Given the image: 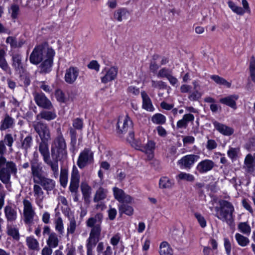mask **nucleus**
Instances as JSON below:
<instances>
[{
    "instance_id": "22",
    "label": "nucleus",
    "mask_w": 255,
    "mask_h": 255,
    "mask_svg": "<svg viewBox=\"0 0 255 255\" xmlns=\"http://www.w3.org/2000/svg\"><path fill=\"white\" fill-rule=\"evenodd\" d=\"M12 66L14 70L19 74L24 72V68L22 63V57L20 54L16 53L12 55Z\"/></svg>"
},
{
    "instance_id": "2",
    "label": "nucleus",
    "mask_w": 255,
    "mask_h": 255,
    "mask_svg": "<svg viewBox=\"0 0 255 255\" xmlns=\"http://www.w3.org/2000/svg\"><path fill=\"white\" fill-rule=\"evenodd\" d=\"M103 219V214L99 213L94 217L89 218L86 221L87 226L91 228L86 245L87 255H93V249L100 240Z\"/></svg>"
},
{
    "instance_id": "51",
    "label": "nucleus",
    "mask_w": 255,
    "mask_h": 255,
    "mask_svg": "<svg viewBox=\"0 0 255 255\" xmlns=\"http://www.w3.org/2000/svg\"><path fill=\"white\" fill-rule=\"evenodd\" d=\"M151 86L154 88L165 89L167 88L166 83L162 81H151Z\"/></svg>"
},
{
    "instance_id": "30",
    "label": "nucleus",
    "mask_w": 255,
    "mask_h": 255,
    "mask_svg": "<svg viewBox=\"0 0 255 255\" xmlns=\"http://www.w3.org/2000/svg\"><path fill=\"white\" fill-rule=\"evenodd\" d=\"M26 244L30 250L39 251L40 250L38 241L33 236L27 237L26 238Z\"/></svg>"
},
{
    "instance_id": "34",
    "label": "nucleus",
    "mask_w": 255,
    "mask_h": 255,
    "mask_svg": "<svg viewBox=\"0 0 255 255\" xmlns=\"http://www.w3.org/2000/svg\"><path fill=\"white\" fill-rule=\"evenodd\" d=\"M108 191L102 187H100L96 191L93 201L94 202H98L104 200L107 197Z\"/></svg>"
},
{
    "instance_id": "20",
    "label": "nucleus",
    "mask_w": 255,
    "mask_h": 255,
    "mask_svg": "<svg viewBox=\"0 0 255 255\" xmlns=\"http://www.w3.org/2000/svg\"><path fill=\"white\" fill-rule=\"evenodd\" d=\"M79 75V70L76 67H70L66 70L64 79L69 84H73Z\"/></svg>"
},
{
    "instance_id": "11",
    "label": "nucleus",
    "mask_w": 255,
    "mask_h": 255,
    "mask_svg": "<svg viewBox=\"0 0 255 255\" xmlns=\"http://www.w3.org/2000/svg\"><path fill=\"white\" fill-rule=\"evenodd\" d=\"M33 95L34 101L38 107L46 110L53 108L52 103L43 93L35 92Z\"/></svg>"
},
{
    "instance_id": "33",
    "label": "nucleus",
    "mask_w": 255,
    "mask_h": 255,
    "mask_svg": "<svg viewBox=\"0 0 255 255\" xmlns=\"http://www.w3.org/2000/svg\"><path fill=\"white\" fill-rule=\"evenodd\" d=\"M81 190L85 201L89 202L91 193V187L87 183L82 182L81 184Z\"/></svg>"
},
{
    "instance_id": "23",
    "label": "nucleus",
    "mask_w": 255,
    "mask_h": 255,
    "mask_svg": "<svg viewBox=\"0 0 255 255\" xmlns=\"http://www.w3.org/2000/svg\"><path fill=\"white\" fill-rule=\"evenodd\" d=\"M118 69L116 67H112L106 71L105 75L101 78V82L106 84L115 80L118 74Z\"/></svg>"
},
{
    "instance_id": "15",
    "label": "nucleus",
    "mask_w": 255,
    "mask_h": 255,
    "mask_svg": "<svg viewBox=\"0 0 255 255\" xmlns=\"http://www.w3.org/2000/svg\"><path fill=\"white\" fill-rule=\"evenodd\" d=\"M80 175L77 168L74 167L71 173L69 190L72 193L78 192L79 187Z\"/></svg>"
},
{
    "instance_id": "21",
    "label": "nucleus",
    "mask_w": 255,
    "mask_h": 255,
    "mask_svg": "<svg viewBox=\"0 0 255 255\" xmlns=\"http://www.w3.org/2000/svg\"><path fill=\"white\" fill-rule=\"evenodd\" d=\"M42 110L36 116L37 121H39L41 119L45 120L47 121H50L54 120L56 117V113L55 110L53 108L51 110Z\"/></svg>"
},
{
    "instance_id": "4",
    "label": "nucleus",
    "mask_w": 255,
    "mask_h": 255,
    "mask_svg": "<svg viewBox=\"0 0 255 255\" xmlns=\"http://www.w3.org/2000/svg\"><path fill=\"white\" fill-rule=\"evenodd\" d=\"M220 207H216L215 216L223 222L228 224L231 222L234 208L232 203L226 200H220Z\"/></svg>"
},
{
    "instance_id": "47",
    "label": "nucleus",
    "mask_w": 255,
    "mask_h": 255,
    "mask_svg": "<svg viewBox=\"0 0 255 255\" xmlns=\"http://www.w3.org/2000/svg\"><path fill=\"white\" fill-rule=\"evenodd\" d=\"M152 121L156 124L162 125L165 123L166 118L161 114H156L152 117Z\"/></svg>"
},
{
    "instance_id": "56",
    "label": "nucleus",
    "mask_w": 255,
    "mask_h": 255,
    "mask_svg": "<svg viewBox=\"0 0 255 255\" xmlns=\"http://www.w3.org/2000/svg\"><path fill=\"white\" fill-rule=\"evenodd\" d=\"M73 127L78 130H81L83 127V123L82 119L76 118L73 121Z\"/></svg>"
},
{
    "instance_id": "64",
    "label": "nucleus",
    "mask_w": 255,
    "mask_h": 255,
    "mask_svg": "<svg viewBox=\"0 0 255 255\" xmlns=\"http://www.w3.org/2000/svg\"><path fill=\"white\" fill-rule=\"evenodd\" d=\"M242 204L243 207L248 211L250 212L252 215L254 214V211L253 209H252L251 206L250 205V203L247 201V200L244 199L242 201Z\"/></svg>"
},
{
    "instance_id": "41",
    "label": "nucleus",
    "mask_w": 255,
    "mask_h": 255,
    "mask_svg": "<svg viewBox=\"0 0 255 255\" xmlns=\"http://www.w3.org/2000/svg\"><path fill=\"white\" fill-rule=\"evenodd\" d=\"M211 78L214 80L217 84L219 85H225L229 88L231 87V84L228 82L226 80L218 75H211Z\"/></svg>"
},
{
    "instance_id": "16",
    "label": "nucleus",
    "mask_w": 255,
    "mask_h": 255,
    "mask_svg": "<svg viewBox=\"0 0 255 255\" xmlns=\"http://www.w3.org/2000/svg\"><path fill=\"white\" fill-rule=\"evenodd\" d=\"M114 196L115 198L120 203H130L132 202V197L127 194L121 189L117 187L113 188Z\"/></svg>"
},
{
    "instance_id": "28",
    "label": "nucleus",
    "mask_w": 255,
    "mask_h": 255,
    "mask_svg": "<svg viewBox=\"0 0 255 255\" xmlns=\"http://www.w3.org/2000/svg\"><path fill=\"white\" fill-rule=\"evenodd\" d=\"M155 147V143L153 140H148L145 144L141 146L140 150L148 154V157L152 158Z\"/></svg>"
},
{
    "instance_id": "26",
    "label": "nucleus",
    "mask_w": 255,
    "mask_h": 255,
    "mask_svg": "<svg viewBox=\"0 0 255 255\" xmlns=\"http://www.w3.org/2000/svg\"><path fill=\"white\" fill-rule=\"evenodd\" d=\"M213 124L216 129L224 135L229 136L234 132V129L232 128L225 125L221 124L217 121L214 122Z\"/></svg>"
},
{
    "instance_id": "59",
    "label": "nucleus",
    "mask_w": 255,
    "mask_h": 255,
    "mask_svg": "<svg viewBox=\"0 0 255 255\" xmlns=\"http://www.w3.org/2000/svg\"><path fill=\"white\" fill-rule=\"evenodd\" d=\"M217 146V143L215 141V140L213 139H209L207 141L206 148L209 150H213L216 148Z\"/></svg>"
},
{
    "instance_id": "40",
    "label": "nucleus",
    "mask_w": 255,
    "mask_h": 255,
    "mask_svg": "<svg viewBox=\"0 0 255 255\" xmlns=\"http://www.w3.org/2000/svg\"><path fill=\"white\" fill-rule=\"evenodd\" d=\"M229 7L236 13L239 15H243L245 12V10L242 7L237 6L233 1L228 2Z\"/></svg>"
},
{
    "instance_id": "12",
    "label": "nucleus",
    "mask_w": 255,
    "mask_h": 255,
    "mask_svg": "<svg viewBox=\"0 0 255 255\" xmlns=\"http://www.w3.org/2000/svg\"><path fill=\"white\" fill-rule=\"evenodd\" d=\"M42 234L44 236L46 235L48 236V238L46 240V244L47 246L53 248H55L58 246L59 240L58 239V235L54 232H51L49 226H44Z\"/></svg>"
},
{
    "instance_id": "3",
    "label": "nucleus",
    "mask_w": 255,
    "mask_h": 255,
    "mask_svg": "<svg viewBox=\"0 0 255 255\" xmlns=\"http://www.w3.org/2000/svg\"><path fill=\"white\" fill-rule=\"evenodd\" d=\"M6 152L5 144L0 140V180L4 184L10 183L11 174L15 175L17 172L15 163L7 160L4 156Z\"/></svg>"
},
{
    "instance_id": "1",
    "label": "nucleus",
    "mask_w": 255,
    "mask_h": 255,
    "mask_svg": "<svg viewBox=\"0 0 255 255\" xmlns=\"http://www.w3.org/2000/svg\"><path fill=\"white\" fill-rule=\"evenodd\" d=\"M38 150L43 158L44 162L50 167L55 178L59 175L58 161L67 156V144L64 137H55L51 147L52 159L49 149L48 142H40L38 145Z\"/></svg>"
},
{
    "instance_id": "37",
    "label": "nucleus",
    "mask_w": 255,
    "mask_h": 255,
    "mask_svg": "<svg viewBox=\"0 0 255 255\" xmlns=\"http://www.w3.org/2000/svg\"><path fill=\"white\" fill-rule=\"evenodd\" d=\"M119 212L121 214H125L128 216H131L133 214V208L127 204L123 203L119 206Z\"/></svg>"
},
{
    "instance_id": "18",
    "label": "nucleus",
    "mask_w": 255,
    "mask_h": 255,
    "mask_svg": "<svg viewBox=\"0 0 255 255\" xmlns=\"http://www.w3.org/2000/svg\"><path fill=\"white\" fill-rule=\"evenodd\" d=\"M4 213L7 223H12L17 218V212L15 207L7 205L4 208Z\"/></svg>"
},
{
    "instance_id": "49",
    "label": "nucleus",
    "mask_w": 255,
    "mask_h": 255,
    "mask_svg": "<svg viewBox=\"0 0 255 255\" xmlns=\"http://www.w3.org/2000/svg\"><path fill=\"white\" fill-rule=\"evenodd\" d=\"M249 68L251 78L255 83V58L254 56L251 58Z\"/></svg>"
},
{
    "instance_id": "29",
    "label": "nucleus",
    "mask_w": 255,
    "mask_h": 255,
    "mask_svg": "<svg viewBox=\"0 0 255 255\" xmlns=\"http://www.w3.org/2000/svg\"><path fill=\"white\" fill-rule=\"evenodd\" d=\"M32 141V137L30 135L26 136L23 139L21 140V145L19 148L24 150L25 154L27 153L28 150L31 148Z\"/></svg>"
},
{
    "instance_id": "9",
    "label": "nucleus",
    "mask_w": 255,
    "mask_h": 255,
    "mask_svg": "<svg viewBox=\"0 0 255 255\" xmlns=\"http://www.w3.org/2000/svg\"><path fill=\"white\" fill-rule=\"evenodd\" d=\"M33 127L39 135L41 141L48 142L51 139V134L47 125L42 121L35 122Z\"/></svg>"
},
{
    "instance_id": "57",
    "label": "nucleus",
    "mask_w": 255,
    "mask_h": 255,
    "mask_svg": "<svg viewBox=\"0 0 255 255\" xmlns=\"http://www.w3.org/2000/svg\"><path fill=\"white\" fill-rule=\"evenodd\" d=\"M195 216L197 219L200 226L202 228H205L206 226V221L204 217L199 213H195Z\"/></svg>"
},
{
    "instance_id": "43",
    "label": "nucleus",
    "mask_w": 255,
    "mask_h": 255,
    "mask_svg": "<svg viewBox=\"0 0 255 255\" xmlns=\"http://www.w3.org/2000/svg\"><path fill=\"white\" fill-rule=\"evenodd\" d=\"M159 187L163 189L170 188L173 186V183L166 177H162L159 180Z\"/></svg>"
},
{
    "instance_id": "6",
    "label": "nucleus",
    "mask_w": 255,
    "mask_h": 255,
    "mask_svg": "<svg viewBox=\"0 0 255 255\" xmlns=\"http://www.w3.org/2000/svg\"><path fill=\"white\" fill-rule=\"evenodd\" d=\"M33 182L39 184L46 191H51L55 187V182L53 179L46 177L42 169L31 173Z\"/></svg>"
},
{
    "instance_id": "61",
    "label": "nucleus",
    "mask_w": 255,
    "mask_h": 255,
    "mask_svg": "<svg viewBox=\"0 0 255 255\" xmlns=\"http://www.w3.org/2000/svg\"><path fill=\"white\" fill-rule=\"evenodd\" d=\"M6 42L9 43L12 48L17 47V41L16 39L11 36H8L6 39Z\"/></svg>"
},
{
    "instance_id": "17",
    "label": "nucleus",
    "mask_w": 255,
    "mask_h": 255,
    "mask_svg": "<svg viewBox=\"0 0 255 255\" xmlns=\"http://www.w3.org/2000/svg\"><path fill=\"white\" fill-rule=\"evenodd\" d=\"M33 195L35 201L40 209L43 208V201L44 198V193L41 186L39 184L33 185Z\"/></svg>"
},
{
    "instance_id": "36",
    "label": "nucleus",
    "mask_w": 255,
    "mask_h": 255,
    "mask_svg": "<svg viewBox=\"0 0 255 255\" xmlns=\"http://www.w3.org/2000/svg\"><path fill=\"white\" fill-rule=\"evenodd\" d=\"M129 15L128 11L124 8L120 9L115 11L114 18L119 21L127 19Z\"/></svg>"
},
{
    "instance_id": "55",
    "label": "nucleus",
    "mask_w": 255,
    "mask_h": 255,
    "mask_svg": "<svg viewBox=\"0 0 255 255\" xmlns=\"http://www.w3.org/2000/svg\"><path fill=\"white\" fill-rule=\"evenodd\" d=\"M10 9L11 11V16L13 19H16L19 14V8L18 5L15 4H12L11 5Z\"/></svg>"
},
{
    "instance_id": "10",
    "label": "nucleus",
    "mask_w": 255,
    "mask_h": 255,
    "mask_svg": "<svg viewBox=\"0 0 255 255\" xmlns=\"http://www.w3.org/2000/svg\"><path fill=\"white\" fill-rule=\"evenodd\" d=\"M54 55L55 52L52 49L48 50L47 56L41 62L39 65L40 73L46 74L51 71Z\"/></svg>"
},
{
    "instance_id": "14",
    "label": "nucleus",
    "mask_w": 255,
    "mask_h": 255,
    "mask_svg": "<svg viewBox=\"0 0 255 255\" xmlns=\"http://www.w3.org/2000/svg\"><path fill=\"white\" fill-rule=\"evenodd\" d=\"M199 156L195 154H189L183 156L178 161V165L181 168L190 169L194 163L199 159Z\"/></svg>"
},
{
    "instance_id": "19",
    "label": "nucleus",
    "mask_w": 255,
    "mask_h": 255,
    "mask_svg": "<svg viewBox=\"0 0 255 255\" xmlns=\"http://www.w3.org/2000/svg\"><path fill=\"white\" fill-rule=\"evenodd\" d=\"M215 166V163L213 161L204 159L198 164L196 169L200 173L203 174L211 171Z\"/></svg>"
},
{
    "instance_id": "13",
    "label": "nucleus",
    "mask_w": 255,
    "mask_h": 255,
    "mask_svg": "<svg viewBox=\"0 0 255 255\" xmlns=\"http://www.w3.org/2000/svg\"><path fill=\"white\" fill-rule=\"evenodd\" d=\"M24 221L26 224H31L33 223L34 217L35 215L31 203L27 199L23 200Z\"/></svg>"
},
{
    "instance_id": "54",
    "label": "nucleus",
    "mask_w": 255,
    "mask_h": 255,
    "mask_svg": "<svg viewBox=\"0 0 255 255\" xmlns=\"http://www.w3.org/2000/svg\"><path fill=\"white\" fill-rule=\"evenodd\" d=\"M171 73L172 71L170 70L169 69L163 68L159 71L157 74V77L158 78L165 77L167 78Z\"/></svg>"
},
{
    "instance_id": "45",
    "label": "nucleus",
    "mask_w": 255,
    "mask_h": 255,
    "mask_svg": "<svg viewBox=\"0 0 255 255\" xmlns=\"http://www.w3.org/2000/svg\"><path fill=\"white\" fill-rule=\"evenodd\" d=\"M68 182V172L67 170L61 169L60 174V183L61 185L65 187Z\"/></svg>"
},
{
    "instance_id": "50",
    "label": "nucleus",
    "mask_w": 255,
    "mask_h": 255,
    "mask_svg": "<svg viewBox=\"0 0 255 255\" xmlns=\"http://www.w3.org/2000/svg\"><path fill=\"white\" fill-rule=\"evenodd\" d=\"M7 233L8 235L11 236L13 239L16 241L19 240V234L17 229L12 227L8 228Z\"/></svg>"
},
{
    "instance_id": "5",
    "label": "nucleus",
    "mask_w": 255,
    "mask_h": 255,
    "mask_svg": "<svg viewBox=\"0 0 255 255\" xmlns=\"http://www.w3.org/2000/svg\"><path fill=\"white\" fill-rule=\"evenodd\" d=\"M132 122L128 115L125 117H120L117 124V133L119 136H122L123 134L128 132L127 140L131 142L134 140V132L132 131Z\"/></svg>"
},
{
    "instance_id": "42",
    "label": "nucleus",
    "mask_w": 255,
    "mask_h": 255,
    "mask_svg": "<svg viewBox=\"0 0 255 255\" xmlns=\"http://www.w3.org/2000/svg\"><path fill=\"white\" fill-rule=\"evenodd\" d=\"M55 230L59 235H63L64 233V225L62 218L58 217L55 221Z\"/></svg>"
},
{
    "instance_id": "32",
    "label": "nucleus",
    "mask_w": 255,
    "mask_h": 255,
    "mask_svg": "<svg viewBox=\"0 0 255 255\" xmlns=\"http://www.w3.org/2000/svg\"><path fill=\"white\" fill-rule=\"evenodd\" d=\"M31 173L42 169L41 163L39 161L38 154L37 152L33 154V158L30 160Z\"/></svg>"
},
{
    "instance_id": "62",
    "label": "nucleus",
    "mask_w": 255,
    "mask_h": 255,
    "mask_svg": "<svg viewBox=\"0 0 255 255\" xmlns=\"http://www.w3.org/2000/svg\"><path fill=\"white\" fill-rule=\"evenodd\" d=\"M224 247L227 254L228 255H230L231 251V245L229 240L228 238L224 239Z\"/></svg>"
},
{
    "instance_id": "35",
    "label": "nucleus",
    "mask_w": 255,
    "mask_h": 255,
    "mask_svg": "<svg viewBox=\"0 0 255 255\" xmlns=\"http://www.w3.org/2000/svg\"><path fill=\"white\" fill-rule=\"evenodd\" d=\"M159 253L160 255H173V250L167 242H163L160 245Z\"/></svg>"
},
{
    "instance_id": "27",
    "label": "nucleus",
    "mask_w": 255,
    "mask_h": 255,
    "mask_svg": "<svg viewBox=\"0 0 255 255\" xmlns=\"http://www.w3.org/2000/svg\"><path fill=\"white\" fill-rule=\"evenodd\" d=\"M238 95H232L220 99V102L236 110L237 108L236 101L238 100Z\"/></svg>"
},
{
    "instance_id": "63",
    "label": "nucleus",
    "mask_w": 255,
    "mask_h": 255,
    "mask_svg": "<svg viewBox=\"0 0 255 255\" xmlns=\"http://www.w3.org/2000/svg\"><path fill=\"white\" fill-rule=\"evenodd\" d=\"M52 248L49 246H46L41 251V255H51L52 254Z\"/></svg>"
},
{
    "instance_id": "24",
    "label": "nucleus",
    "mask_w": 255,
    "mask_h": 255,
    "mask_svg": "<svg viewBox=\"0 0 255 255\" xmlns=\"http://www.w3.org/2000/svg\"><path fill=\"white\" fill-rule=\"evenodd\" d=\"M6 53L3 49H0V68L5 73L10 74L11 68L6 59Z\"/></svg>"
},
{
    "instance_id": "60",
    "label": "nucleus",
    "mask_w": 255,
    "mask_h": 255,
    "mask_svg": "<svg viewBox=\"0 0 255 255\" xmlns=\"http://www.w3.org/2000/svg\"><path fill=\"white\" fill-rule=\"evenodd\" d=\"M88 67L89 69L95 70L96 71H99L100 65L96 60H92L88 65Z\"/></svg>"
},
{
    "instance_id": "48",
    "label": "nucleus",
    "mask_w": 255,
    "mask_h": 255,
    "mask_svg": "<svg viewBox=\"0 0 255 255\" xmlns=\"http://www.w3.org/2000/svg\"><path fill=\"white\" fill-rule=\"evenodd\" d=\"M8 147L10 150H12V146L14 142V139L11 134H6L1 140Z\"/></svg>"
},
{
    "instance_id": "53",
    "label": "nucleus",
    "mask_w": 255,
    "mask_h": 255,
    "mask_svg": "<svg viewBox=\"0 0 255 255\" xmlns=\"http://www.w3.org/2000/svg\"><path fill=\"white\" fill-rule=\"evenodd\" d=\"M202 96L201 92L198 91L197 90H195L192 92H190L189 96L188 99L192 101H195L198 100Z\"/></svg>"
},
{
    "instance_id": "39",
    "label": "nucleus",
    "mask_w": 255,
    "mask_h": 255,
    "mask_svg": "<svg viewBox=\"0 0 255 255\" xmlns=\"http://www.w3.org/2000/svg\"><path fill=\"white\" fill-rule=\"evenodd\" d=\"M238 228L241 233L247 235H249L251 232V227L247 222L240 223Z\"/></svg>"
},
{
    "instance_id": "7",
    "label": "nucleus",
    "mask_w": 255,
    "mask_h": 255,
    "mask_svg": "<svg viewBox=\"0 0 255 255\" xmlns=\"http://www.w3.org/2000/svg\"><path fill=\"white\" fill-rule=\"evenodd\" d=\"M49 49L42 44L35 46L30 55V62L33 64L38 65L47 56V52Z\"/></svg>"
},
{
    "instance_id": "38",
    "label": "nucleus",
    "mask_w": 255,
    "mask_h": 255,
    "mask_svg": "<svg viewBox=\"0 0 255 255\" xmlns=\"http://www.w3.org/2000/svg\"><path fill=\"white\" fill-rule=\"evenodd\" d=\"M235 239L239 245L243 247L247 246L250 243V240L247 237L239 233L236 234Z\"/></svg>"
},
{
    "instance_id": "25",
    "label": "nucleus",
    "mask_w": 255,
    "mask_h": 255,
    "mask_svg": "<svg viewBox=\"0 0 255 255\" xmlns=\"http://www.w3.org/2000/svg\"><path fill=\"white\" fill-rule=\"evenodd\" d=\"M14 119L8 114H6L0 122V130L3 131L8 128H12L14 127Z\"/></svg>"
},
{
    "instance_id": "8",
    "label": "nucleus",
    "mask_w": 255,
    "mask_h": 255,
    "mask_svg": "<svg viewBox=\"0 0 255 255\" xmlns=\"http://www.w3.org/2000/svg\"><path fill=\"white\" fill-rule=\"evenodd\" d=\"M94 162V153L90 148H84L79 154L77 164L79 168L83 169Z\"/></svg>"
},
{
    "instance_id": "52",
    "label": "nucleus",
    "mask_w": 255,
    "mask_h": 255,
    "mask_svg": "<svg viewBox=\"0 0 255 255\" xmlns=\"http://www.w3.org/2000/svg\"><path fill=\"white\" fill-rule=\"evenodd\" d=\"M240 151L239 148L231 147L227 152L228 156L232 160L236 159Z\"/></svg>"
},
{
    "instance_id": "46",
    "label": "nucleus",
    "mask_w": 255,
    "mask_h": 255,
    "mask_svg": "<svg viewBox=\"0 0 255 255\" xmlns=\"http://www.w3.org/2000/svg\"><path fill=\"white\" fill-rule=\"evenodd\" d=\"M177 179L179 180H185L189 182H193L195 178L193 175L189 173L181 172L177 176Z\"/></svg>"
},
{
    "instance_id": "58",
    "label": "nucleus",
    "mask_w": 255,
    "mask_h": 255,
    "mask_svg": "<svg viewBox=\"0 0 255 255\" xmlns=\"http://www.w3.org/2000/svg\"><path fill=\"white\" fill-rule=\"evenodd\" d=\"M121 240V236L119 233H117L112 237L110 240L111 244L114 246H117Z\"/></svg>"
},
{
    "instance_id": "44",
    "label": "nucleus",
    "mask_w": 255,
    "mask_h": 255,
    "mask_svg": "<svg viewBox=\"0 0 255 255\" xmlns=\"http://www.w3.org/2000/svg\"><path fill=\"white\" fill-rule=\"evenodd\" d=\"M77 224L76 221L74 218H69V224L68 225L67 229V234H73L76 229Z\"/></svg>"
},
{
    "instance_id": "31",
    "label": "nucleus",
    "mask_w": 255,
    "mask_h": 255,
    "mask_svg": "<svg viewBox=\"0 0 255 255\" xmlns=\"http://www.w3.org/2000/svg\"><path fill=\"white\" fill-rule=\"evenodd\" d=\"M141 95L142 99V108L147 111H152L154 108L147 94L143 91L141 93Z\"/></svg>"
}]
</instances>
